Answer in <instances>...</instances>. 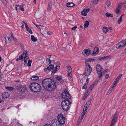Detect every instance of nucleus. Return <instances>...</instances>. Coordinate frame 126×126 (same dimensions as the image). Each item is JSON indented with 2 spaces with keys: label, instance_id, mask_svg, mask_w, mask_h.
Segmentation results:
<instances>
[{
  "label": "nucleus",
  "instance_id": "nucleus-1",
  "mask_svg": "<svg viewBox=\"0 0 126 126\" xmlns=\"http://www.w3.org/2000/svg\"><path fill=\"white\" fill-rule=\"evenodd\" d=\"M29 87L31 91L33 92H37L41 90V87L38 83L34 82L31 83Z\"/></svg>",
  "mask_w": 126,
  "mask_h": 126
},
{
  "label": "nucleus",
  "instance_id": "nucleus-2",
  "mask_svg": "<svg viewBox=\"0 0 126 126\" xmlns=\"http://www.w3.org/2000/svg\"><path fill=\"white\" fill-rule=\"evenodd\" d=\"M71 102L70 100H64L62 101L61 103L62 107L64 110L68 111L69 110L71 104Z\"/></svg>",
  "mask_w": 126,
  "mask_h": 126
},
{
  "label": "nucleus",
  "instance_id": "nucleus-3",
  "mask_svg": "<svg viewBox=\"0 0 126 126\" xmlns=\"http://www.w3.org/2000/svg\"><path fill=\"white\" fill-rule=\"evenodd\" d=\"M49 79H43L42 82V85L44 89L46 91H48V88L51 80Z\"/></svg>",
  "mask_w": 126,
  "mask_h": 126
},
{
  "label": "nucleus",
  "instance_id": "nucleus-4",
  "mask_svg": "<svg viewBox=\"0 0 126 126\" xmlns=\"http://www.w3.org/2000/svg\"><path fill=\"white\" fill-rule=\"evenodd\" d=\"M51 80L50 83L49 85V88H48V91H51L54 90L56 88V83L55 81L53 79H50Z\"/></svg>",
  "mask_w": 126,
  "mask_h": 126
},
{
  "label": "nucleus",
  "instance_id": "nucleus-5",
  "mask_svg": "<svg viewBox=\"0 0 126 126\" xmlns=\"http://www.w3.org/2000/svg\"><path fill=\"white\" fill-rule=\"evenodd\" d=\"M58 119L59 123L60 125H64L65 122V118L62 114H60L58 116Z\"/></svg>",
  "mask_w": 126,
  "mask_h": 126
},
{
  "label": "nucleus",
  "instance_id": "nucleus-6",
  "mask_svg": "<svg viewBox=\"0 0 126 126\" xmlns=\"http://www.w3.org/2000/svg\"><path fill=\"white\" fill-rule=\"evenodd\" d=\"M85 71L84 75L85 76H87L90 74L92 70V68L89 63L85 62Z\"/></svg>",
  "mask_w": 126,
  "mask_h": 126
},
{
  "label": "nucleus",
  "instance_id": "nucleus-7",
  "mask_svg": "<svg viewBox=\"0 0 126 126\" xmlns=\"http://www.w3.org/2000/svg\"><path fill=\"white\" fill-rule=\"evenodd\" d=\"M62 96L63 98L65 100H69L71 98L70 94L67 91H64L62 94Z\"/></svg>",
  "mask_w": 126,
  "mask_h": 126
},
{
  "label": "nucleus",
  "instance_id": "nucleus-8",
  "mask_svg": "<svg viewBox=\"0 0 126 126\" xmlns=\"http://www.w3.org/2000/svg\"><path fill=\"white\" fill-rule=\"evenodd\" d=\"M17 89H18L19 92H24L27 90V87L25 85H19Z\"/></svg>",
  "mask_w": 126,
  "mask_h": 126
},
{
  "label": "nucleus",
  "instance_id": "nucleus-9",
  "mask_svg": "<svg viewBox=\"0 0 126 126\" xmlns=\"http://www.w3.org/2000/svg\"><path fill=\"white\" fill-rule=\"evenodd\" d=\"M91 53V51L89 49H84L82 52V54L85 56H88Z\"/></svg>",
  "mask_w": 126,
  "mask_h": 126
},
{
  "label": "nucleus",
  "instance_id": "nucleus-10",
  "mask_svg": "<svg viewBox=\"0 0 126 126\" xmlns=\"http://www.w3.org/2000/svg\"><path fill=\"white\" fill-rule=\"evenodd\" d=\"M69 68V69L67 71V74L68 75L67 76L68 78L71 79L73 78V77L72 76V69L71 67L69 66L68 65L67 66Z\"/></svg>",
  "mask_w": 126,
  "mask_h": 126
},
{
  "label": "nucleus",
  "instance_id": "nucleus-11",
  "mask_svg": "<svg viewBox=\"0 0 126 126\" xmlns=\"http://www.w3.org/2000/svg\"><path fill=\"white\" fill-rule=\"evenodd\" d=\"M125 45L124 44V42L123 40L121 42L119 43L118 45L116 46V47L117 48H119L121 47H123Z\"/></svg>",
  "mask_w": 126,
  "mask_h": 126
},
{
  "label": "nucleus",
  "instance_id": "nucleus-12",
  "mask_svg": "<svg viewBox=\"0 0 126 126\" xmlns=\"http://www.w3.org/2000/svg\"><path fill=\"white\" fill-rule=\"evenodd\" d=\"M90 9H84L81 12V14L82 15L86 16L87 13L89 11Z\"/></svg>",
  "mask_w": 126,
  "mask_h": 126
},
{
  "label": "nucleus",
  "instance_id": "nucleus-13",
  "mask_svg": "<svg viewBox=\"0 0 126 126\" xmlns=\"http://www.w3.org/2000/svg\"><path fill=\"white\" fill-rule=\"evenodd\" d=\"M10 95L9 93L7 92H4L2 94V96L3 98H8Z\"/></svg>",
  "mask_w": 126,
  "mask_h": 126
},
{
  "label": "nucleus",
  "instance_id": "nucleus-14",
  "mask_svg": "<svg viewBox=\"0 0 126 126\" xmlns=\"http://www.w3.org/2000/svg\"><path fill=\"white\" fill-rule=\"evenodd\" d=\"M111 57V56L110 55H109L107 56H104L102 57L98 58V60H100V61H101L104 59H107Z\"/></svg>",
  "mask_w": 126,
  "mask_h": 126
},
{
  "label": "nucleus",
  "instance_id": "nucleus-15",
  "mask_svg": "<svg viewBox=\"0 0 126 126\" xmlns=\"http://www.w3.org/2000/svg\"><path fill=\"white\" fill-rule=\"evenodd\" d=\"M102 68L99 64H98L96 66V70L97 71H102Z\"/></svg>",
  "mask_w": 126,
  "mask_h": 126
},
{
  "label": "nucleus",
  "instance_id": "nucleus-16",
  "mask_svg": "<svg viewBox=\"0 0 126 126\" xmlns=\"http://www.w3.org/2000/svg\"><path fill=\"white\" fill-rule=\"evenodd\" d=\"M52 6V2L50 1L48 4V5L47 10L48 12H49L51 10Z\"/></svg>",
  "mask_w": 126,
  "mask_h": 126
},
{
  "label": "nucleus",
  "instance_id": "nucleus-17",
  "mask_svg": "<svg viewBox=\"0 0 126 126\" xmlns=\"http://www.w3.org/2000/svg\"><path fill=\"white\" fill-rule=\"evenodd\" d=\"M99 51V49L98 47H95L94 49L93 53L92 54H96L98 53Z\"/></svg>",
  "mask_w": 126,
  "mask_h": 126
},
{
  "label": "nucleus",
  "instance_id": "nucleus-18",
  "mask_svg": "<svg viewBox=\"0 0 126 126\" xmlns=\"http://www.w3.org/2000/svg\"><path fill=\"white\" fill-rule=\"evenodd\" d=\"M56 63V65L55 69H56V70H57V69H60L61 64L60 63L59 61H58Z\"/></svg>",
  "mask_w": 126,
  "mask_h": 126
},
{
  "label": "nucleus",
  "instance_id": "nucleus-19",
  "mask_svg": "<svg viewBox=\"0 0 126 126\" xmlns=\"http://www.w3.org/2000/svg\"><path fill=\"white\" fill-rule=\"evenodd\" d=\"M115 87V86H113V85L111 86L109 90L108 91V92L107 93V94H110L112 91V90L114 89V88Z\"/></svg>",
  "mask_w": 126,
  "mask_h": 126
},
{
  "label": "nucleus",
  "instance_id": "nucleus-20",
  "mask_svg": "<svg viewBox=\"0 0 126 126\" xmlns=\"http://www.w3.org/2000/svg\"><path fill=\"white\" fill-rule=\"evenodd\" d=\"M25 28L27 31L29 33L31 34H32V31L31 30V29L29 28L28 26L27 25V24H26Z\"/></svg>",
  "mask_w": 126,
  "mask_h": 126
},
{
  "label": "nucleus",
  "instance_id": "nucleus-21",
  "mask_svg": "<svg viewBox=\"0 0 126 126\" xmlns=\"http://www.w3.org/2000/svg\"><path fill=\"white\" fill-rule=\"evenodd\" d=\"M74 5V4L72 2L68 3L66 4V6L68 7H72Z\"/></svg>",
  "mask_w": 126,
  "mask_h": 126
},
{
  "label": "nucleus",
  "instance_id": "nucleus-22",
  "mask_svg": "<svg viewBox=\"0 0 126 126\" xmlns=\"http://www.w3.org/2000/svg\"><path fill=\"white\" fill-rule=\"evenodd\" d=\"M86 62H93L95 61V60L94 59H92V58H89L85 60Z\"/></svg>",
  "mask_w": 126,
  "mask_h": 126
},
{
  "label": "nucleus",
  "instance_id": "nucleus-23",
  "mask_svg": "<svg viewBox=\"0 0 126 126\" xmlns=\"http://www.w3.org/2000/svg\"><path fill=\"white\" fill-rule=\"evenodd\" d=\"M120 5H118V6L116 8V10L115 11V13L117 14H118L120 10Z\"/></svg>",
  "mask_w": 126,
  "mask_h": 126
},
{
  "label": "nucleus",
  "instance_id": "nucleus-24",
  "mask_svg": "<svg viewBox=\"0 0 126 126\" xmlns=\"http://www.w3.org/2000/svg\"><path fill=\"white\" fill-rule=\"evenodd\" d=\"M117 120V116H115V115H114L113 118L112 120L111 121L112 122L116 123V121Z\"/></svg>",
  "mask_w": 126,
  "mask_h": 126
},
{
  "label": "nucleus",
  "instance_id": "nucleus-25",
  "mask_svg": "<svg viewBox=\"0 0 126 126\" xmlns=\"http://www.w3.org/2000/svg\"><path fill=\"white\" fill-rule=\"evenodd\" d=\"M89 25V22L88 21H86L84 25V28H85L87 27L88 26V25Z\"/></svg>",
  "mask_w": 126,
  "mask_h": 126
},
{
  "label": "nucleus",
  "instance_id": "nucleus-26",
  "mask_svg": "<svg viewBox=\"0 0 126 126\" xmlns=\"http://www.w3.org/2000/svg\"><path fill=\"white\" fill-rule=\"evenodd\" d=\"M5 88L6 89L9 91H11L13 90L14 88L12 87H5Z\"/></svg>",
  "mask_w": 126,
  "mask_h": 126
},
{
  "label": "nucleus",
  "instance_id": "nucleus-27",
  "mask_svg": "<svg viewBox=\"0 0 126 126\" xmlns=\"http://www.w3.org/2000/svg\"><path fill=\"white\" fill-rule=\"evenodd\" d=\"M101 71H97V72L98 76L99 78H101L102 76V74L101 72Z\"/></svg>",
  "mask_w": 126,
  "mask_h": 126
},
{
  "label": "nucleus",
  "instance_id": "nucleus-28",
  "mask_svg": "<svg viewBox=\"0 0 126 126\" xmlns=\"http://www.w3.org/2000/svg\"><path fill=\"white\" fill-rule=\"evenodd\" d=\"M119 81V79H115V80L114 81L112 85L113 86H116V84Z\"/></svg>",
  "mask_w": 126,
  "mask_h": 126
},
{
  "label": "nucleus",
  "instance_id": "nucleus-29",
  "mask_svg": "<svg viewBox=\"0 0 126 126\" xmlns=\"http://www.w3.org/2000/svg\"><path fill=\"white\" fill-rule=\"evenodd\" d=\"M58 81L57 82L60 85H61L63 84V80L62 79H57Z\"/></svg>",
  "mask_w": 126,
  "mask_h": 126
},
{
  "label": "nucleus",
  "instance_id": "nucleus-30",
  "mask_svg": "<svg viewBox=\"0 0 126 126\" xmlns=\"http://www.w3.org/2000/svg\"><path fill=\"white\" fill-rule=\"evenodd\" d=\"M31 37L32 41L34 42L36 41L37 40L36 38L34 37V36L33 35H31Z\"/></svg>",
  "mask_w": 126,
  "mask_h": 126
},
{
  "label": "nucleus",
  "instance_id": "nucleus-31",
  "mask_svg": "<svg viewBox=\"0 0 126 126\" xmlns=\"http://www.w3.org/2000/svg\"><path fill=\"white\" fill-rule=\"evenodd\" d=\"M95 85L93 84L90 85V86L89 87L88 89V90H90V91H91L92 90V89L93 88Z\"/></svg>",
  "mask_w": 126,
  "mask_h": 126
},
{
  "label": "nucleus",
  "instance_id": "nucleus-32",
  "mask_svg": "<svg viewBox=\"0 0 126 126\" xmlns=\"http://www.w3.org/2000/svg\"><path fill=\"white\" fill-rule=\"evenodd\" d=\"M91 100L90 98H89L86 102L85 105H87L88 106H89V105L90 104L91 102Z\"/></svg>",
  "mask_w": 126,
  "mask_h": 126
},
{
  "label": "nucleus",
  "instance_id": "nucleus-33",
  "mask_svg": "<svg viewBox=\"0 0 126 126\" xmlns=\"http://www.w3.org/2000/svg\"><path fill=\"white\" fill-rule=\"evenodd\" d=\"M102 30L105 33L107 32L108 31V28L107 27H105L103 28Z\"/></svg>",
  "mask_w": 126,
  "mask_h": 126
},
{
  "label": "nucleus",
  "instance_id": "nucleus-34",
  "mask_svg": "<svg viewBox=\"0 0 126 126\" xmlns=\"http://www.w3.org/2000/svg\"><path fill=\"white\" fill-rule=\"evenodd\" d=\"M62 77L58 75H55L53 77V78L55 79H61L62 78Z\"/></svg>",
  "mask_w": 126,
  "mask_h": 126
},
{
  "label": "nucleus",
  "instance_id": "nucleus-35",
  "mask_svg": "<svg viewBox=\"0 0 126 126\" xmlns=\"http://www.w3.org/2000/svg\"><path fill=\"white\" fill-rule=\"evenodd\" d=\"M48 69L49 71H50L51 70H52L54 67V66L53 65H49L48 66Z\"/></svg>",
  "mask_w": 126,
  "mask_h": 126
},
{
  "label": "nucleus",
  "instance_id": "nucleus-36",
  "mask_svg": "<svg viewBox=\"0 0 126 126\" xmlns=\"http://www.w3.org/2000/svg\"><path fill=\"white\" fill-rule=\"evenodd\" d=\"M24 55H23L22 54L20 56H19V58L20 60H21L22 61H23L24 60Z\"/></svg>",
  "mask_w": 126,
  "mask_h": 126
},
{
  "label": "nucleus",
  "instance_id": "nucleus-37",
  "mask_svg": "<svg viewBox=\"0 0 126 126\" xmlns=\"http://www.w3.org/2000/svg\"><path fill=\"white\" fill-rule=\"evenodd\" d=\"M106 16L107 17H112L113 16V15H112L111 14L109 13H106Z\"/></svg>",
  "mask_w": 126,
  "mask_h": 126
},
{
  "label": "nucleus",
  "instance_id": "nucleus-38",
  "mask_svg": "<svg viewBox=\"0 0 126 126\" xmlns=\"http://www.w3.org/2000/svg\"><path fill=\"white\" fill-rule=\"evenodd\" d=\"M46 62L48 64H49L51 63V61L50 60L49 58L47 59Z\"/></svg>",
  "mask_w": 126,
  "mask_h": 126
},
{
  "label": "nucleus",
  "instance_id": "nucleus-39",
  "mask_svg": "<svg viewBox=\"0 0 126 126\" xmlns=\"http://www.w3.org/2000/svg\"><path fill=\"white\" fill-rule=\"evenodd\" d=\"M59 123H52L51 122V125H50L51 126H56L58 125H59Z\"/></svg>",
  "mask_w": 126,
  "mask_h": 126
},
{
  "label": "nucleus",
  "instance_id": "nucleus-40",
  "mask_svg": "<svg viewBox=\"0 0 126 126\" xmlns=\"http://www.w3.org/2000/svg\"><path fill=\"white\" fill-rule=\"evenodd\" d=\"M32 62V61L30 60H28V66L29 67L31 66V63Z\"/></svg>",
  "mask_w": 126,
  "mask_h": 126
},
{
  "label": "nucleus",
  "instance_id": "nucleus-41",
  "mask_svg": "<svg viewBox=\"0 0 126 126\" xmlns=\"http://www.w3.org/2000/svg\"><path fill=\"white\" fill-rule=\"evenodd\" d=\"M122 18H121V16H120V18L117 21L118 23L119 24H120L121 22L122 21Z\"/></svg>",
  "mask_w": 126,
  "mask_h": 126
},
{
  "label": "nucleus",
  "instance_id": "nucleus-42",
  "mask_svg": "<svg viewBox=\"0 0 126 126\" xmlns=\"http://www.w3.org/2000/svg\"><path fill=\"white\" fill-rule=\"evenodd\" d=\"M1 1L4 5L5 6L6 5L7 2L6 0H2Z\"/></svg>",
  "mask_w": 126,
  "mask_h": 126
},
{
  "label": "nucleus",
  "instance_id": "nucleus-43",
  "mask_svg": "<svg viewBox=\"0 0 126 126\" xmlns=\"http://www.w3.org/2000/svg\"><path fill=\"white\" fill-rule=\"evenodd\" d=\"M110 2L109 0H108L106 2V5L107 6H109L110 5Z\"/></svg>",
  "mask_w": 126,
  "mask_h": 126
},
{
  "label": "nucleus",
  "instance_id": "nucleus-44",
  "mask_svg": "<svg viewBox=\"0 0 126 126\" xmlns=\"http://www.w3.org/2000/svg\"><path fill=\"white\" fill-rule=\"evenodd\" d=\"M87 84H88L87 83H85L84 85L82 87V88L84 89H86L87 88Z\"/></svg>",
  "mask_w": 126,
  "mask_h": 126
},
{
  "label": "nucleus",
  "instance_id": "nucleus-45",
  "mask_svg": "<svg viewBox=\"0 0 126 126\" xmlns=\"http://www.w3.org/2000/svg\"><path fill=\"white\" fill-rule=\"evenodd\" d=\"M58 120L57 119H55L52 120L51 122L54 123H59L58 122Z\"/></svg>",
  "mask_w": 126,
  "mask_h": 126
},
{
  "label": "nucleus",
  "instance_id": "nucleus-46",
  "mask_svg": "<svg viewBox=\"0 0 126 126\" xmlns=\"http://www.w3.org/2000/svg\"><path fill=\"white\" fill-rule=\"evenodd\" d=\"M87 112V111L85 110H84V109H83V111L81 113V115H82L83 116H84L85 113H86Z\"/></svg>",
  "mask_w": 126,
  "mask_h": 126
},
{
  "label": "nucleus",
  "instance_id": "nucleus-47",
  "mask_svg": "<svg viewBox=\"0 0 126 126\" xmlns=\"http://www.w3.org/2000/svg\"><path fill=\"white\" fill-rule=\"evenodd\" d=\"M11 37L13 39V40L14 41H16V38H15L13 35V34L12 33H11Z\"/></svg>",
  "mask_w": 126,
  "mask_h": 126
},
{
  "label": "nucleus",
  "instance_id": "nucleus-48",
  "mask_svg": "<svg viewBox=\"0 0 126 126\" xmlns=\"http://www.w3.org/2000/svg\"><path fill=\"white\" fill-rule=\"evenodd\" d=\"M57 71V70H56V69H55L53 71H52L51 73V75H53Z\"/></svg>",
  "mask_w": 126,
  "mask_h": 126
},
{
  "label": "nucleus",
  "instance_id": "nucleus-49",
  "mask_svg": "<svg viewBox=\"0 0 126 126\" xmlns=\"http://www.w3.org/2000/svg\"><path fill=\"white\" fill-rule=\"evenodd\" d=\"M19 9L22 11H24V8H23V5H20L19 6Z\"/></svg>",
  "mask_w": 126,
  "mask_h": 126
},
{
  "label": "nucleus",
  "instance_id": "nucleus-50",
  "mask_svg": "<svg viewBox=\"0 0 126 126\" xmlns=\"http://www.w3.org/2000/svg\"><path fill=\"white\" fill-rule=\"evenodd\" d=\"M98 81V79H96L95 81L93 83V84H94V85L95 86L97 84V82Z\"/></svg>",
  "mask_w": 126,
  "mask_h": 126
},
{
  "label": "nucleus",
  "instance_id": "nucleus-51",
  "mask_svg": "<svg viewBox=\"0 0 126 126\" xmlns=\"http://www.w3.org/2000/svg\"><path fill=\"white\" fill-rule=\"evenodd\" d=\"M82 119L80 118V117H79V119H78V123H80L82 121Z\"/></svg>",
  "mask_w": 126,
  "mask_h": 126
},
{
  "label": "nucleus",
  "instance_id": "nucleus-52",
  "mask_svg": "<svg viewBox=\"0 0 126 126\" xmlns=\"http://www.w3.org/2000/svg\"><path fill=\"white\" fill-rule=\"evenodd\" d=\"M27 54V51L24 50L23 54L22 55H23L26 56Z\"/></svg>",
  "mask_w": 126,
  "mask_h": 126
},
{
  "label": "nucleus",
  "instance_id": "nucleus-53",
  "mask_svg": "<svg viewBox=\"0 0 126 126\" xmlns=\"http://www.w3.org/2000/svg\"><path fill=\"white\" fill-rule=\"evenodd\" d=\"M88 95H87V94H85L84 95V97L82 98V100H84L86 98L87 96Z\"/></svg>",
  "mask_w": 126,
  "mask_h": 126
},
{
  "label": "nucleus",
  "instance_id": "nucleus-54",
  "mask_svg": "<svg viewBox=\"0 0 126 126\" xmlns=\"http://www.w3.org/2000/svg\"><path fill=\"white\" fill-rule=\"evenodd\" d=\"M89 107V106H86V105H85L84 106L83 109H84V110L86 111Z\"/></svg>",
  "mask_w": 126,
  "mask_h": 126
},
{
  "label": "nucleus",
  "instance_id": "nucleus-55",
  "mask_svg": "<svg viewBox=\"0 0 126 126\" xmlns=\"http://www.w3.org/2000/svg\"><path fill=\"white\" fill-rule=\"evenodd\" d=\"M98 0H93V2L94 3L96 4L97 3Z\"/></svg>",
  "mask_w": 126,
  "mask_h": 126
},
{
  "label": "nucleus",
  "instance_id": "nucleus-56",
  "mask_svg": "<svg viewBox=\"0 0 126 126\" xmlns=\"http://www.w3.org/2000/svg\"><path fill=\"white\" fill-rule=\"evenodd\" d=\"M31 79L32 78H36V79H39V77L36 76H33L32 77V78H31Z\"/></svg>",
  "mask_w": 126,
  "mask_h": 126
},
{
  "label": "nucleus",
  "instance_id": "nucleus-57",
  "mask_svg": "<svg viewBox=\"0 0 126 126\" xmlns=\"http://www.w3.org/2000/svg\"><path fill=\"white\" fill-rule=\"evenodd\" d=\"M116 123L111 122L110 126H114Z\"/></svg>",
  "mask_w": 126,
  "mask_h": 126
},
{
  "label": "nucleus",
  "instance_id": "nucleus-58",
  "mask_svg": "<svg viewBox=\"0 0 126 126\" xmlns=\"http://www.w3.org/2000/svg\"><path fill=\"white\" fill-rule=\"evenodd\" d=\"M122 74H120L117 77V78H116V79H120V78L121 77H122Z\"/></svg>",
  "mask_w": 126,
  "mask_h": 126
},
{
  "label": "nucleus",
  "instance_id": "nucleus-59",
  "mask_svg": "<svg viewBox=\"0 0 126 126\" xmlns=\"http://www.w3.org/2000/svg\"><path fill=\"white\" fill-rule=\"evenodd\" d=\"M29 57H27V55L25 56V55H24V60L26 59L27 60V59H29Z\"/></svg>",
  "mask_w": 126,
  "mask_h": 126
},
{
  "label": "nucleus",
  "instance_id": "nucleus-60",
  "mask_svg": "<svg viewBox=\"0 0 126 126\" xmlns=\"http://www.w3.org/2000/svg\"><path fill=\"white\" fill-rule=\"evenodd\" d=\"M24 65H26L27 64V60L26 59L24 60Z\"/></svg>",
  "mask_w": 126,
  "mask_h": 126
},
{
  "label": "nucleus",
  "instance_id": "nucleus-61",
  "mask_svg": "<svg viewBox=\"0 0 126 126\" xmlns=\"http://www.w3.org/2000/svg\"><path fill=\"white\" fill-rule=\"evenodd\" d=\"M37 27L38 28L40 29L41 27V26L40 25H36Z\"/></svg>",
  "mask_w": 126,
  "mask_h": 126
},
{
  "label": "nucleus",
  "instance_id": "nucleus-62",
  "mask_svg": "<svg viewBox=\"0 0 126 126\" xmlns=\"http://www.w3.org/2000/svg\"><path fill=\"white\" fill-rule=\"evenodd\" d=\"M47 33L48 35H51L52 34V32L49 31L47 32Z\"/></svg>",
  "mask_w": 126,
  "mask_h": 126
},
{
  "label": "nucleus",
  "instance_id": "nucleus-63",
  "mask_svg": "<svg viewBox=\"0 0 126 126\" xmlns=\"http://www.w3.org/2000/svg\"><path fill=\"white\" fill-rule=\"evenodd\" d=\"M77 28V27L76 26H74L72 28V30H75Z\"/></svg>",
  "mask_w": 126,
  "mask_h": 126
},
{
  "label": "nucleus",
  "instance_id": "nucleus-64",
  "mask_svg": "<svg viewBox=\"0 0 126 126\" xmlns=\"http://www.w3.org/2000/svg\"><path fill=\"white\" fill-rule=\"evenodd\" d=\"M109 77V75L108 74H107L105 75V78L106 79H108Z\"/></svg>",
  "mask_w": 126,
  "mask_h": 126
}]
</instances>
